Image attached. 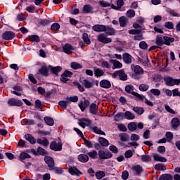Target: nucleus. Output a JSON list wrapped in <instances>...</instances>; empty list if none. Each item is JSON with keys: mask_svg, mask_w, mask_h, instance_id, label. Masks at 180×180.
<instances>
[{"mask_svg": "<svg viewBox=\"0 0 180 180\" xmlns=\"http://www.w3.org/2000/svg\"><path fill=\"white\" fill-rule=\"evenodd\" d=\"M112 78L119 77L120 81H127V75L124 73V70H117L112 74Z\"/></svg>", "mask_w": 180, "mask_h": 180, "instance_id": "1", "label": "nucleus"}, {"mask_svg": "<svg viewBox=\"0 0 180 180\" xmlns=\"http://www.w3.org/2000/svg\"><path fill=\"white\" fill-rule=\"evenodd\" d=\"M98 157L100 160H109L113 157V154H112L109 150L105 151L100 150L98 151Z\"/></svg>", "mask_w": 180, "mask_h": 180, "instance_id": "2", "label": "nucleus"}, {"mask_svg": "<svg viewBox=\"0 0 180 180\" xmlns=\"http://www.w3.org/2000/svg\"><path fill=\"white\" fill-rule=\"evenodd\" d=\"M8 106H17L18 108H20L23 106V101L22 100L16 99L15 98H11L8 101Z\"/></svg>", "mask_w": 180, "mask_h": 180, "instance_id": "3", "label": "nucleus"}, {"mask_svg": "<svg viewBox=\"0 0 180 180\" xmlns=\"http://www.w3.org/2000/svg\"><path fill=\"white\" fill-rule=\"evenodd\" d=\"M49 148L52 150V151H61V150H63V143L61 142L57 143V141H53L51 142Z\"/></svg>", "mask_w": 180, "mask_h": 180, "instance_id": "4", "label": "nucleus"}, {"mask_svg": "<svg viewBox=\"0 0 180 180\" xmlns=\"http://www.w3.org/2000/svg\"><path fill=\"white\" fill-rule=\"evenodd\" d=\"M15 36H16V34L12 31H6L1 34V37L3 40H13L15 39Z\"/></svg>", "mask_w": 180, "mask_h": 180, "instance_id": "5", "label": "nucleus"}, {"mask_svg": "<svg viewBox=\"0 0 180 180\" xmlns=\"http://www.w3.org/2000/svg\"><path fill=\"white\" fill-rule=\"evenodd\" d=\"M163 79H164L167 86H174L176 85V84L178 82V79H174L172 77H169V76H168L167 77H164Z\"/></svg>", "mask_w": 180, "mask_h": 180, "instance_id": "6", "label": "nucleus"}, {"mask_svg": "<svg viewBox=\"0 0 180 180\" xmlns=\"http://www.w3.org/2000/svg\"><path fill=\"white\" fill-rule=\"evenodd\" d=\"M92 124V120L86 119V118H82L79 120V125L81 126L83 129H85V127H89Z\"/></svg>", "mask_w": 180, "mask_h": 180, "instance_id": "7", "label": "nucleus"}, {"mask_svg": "<svg viewBox=\"0 0 180 180\" xmlns=\"http://www.w3.org/2000/svg\"><path fill=\"white\" fill-rule=\"evenodd\" d=\"M74 46L71 45V44H65L63 46V53L65 54H72V51H74Z\"/></svg>", "mask_w": 180, "mask_h": 180, "instance_id": "8", "label": "nucleus"}, {"mask_svg": "<svg viewBox=\"0 0 180 180\" xmlns=\"http://www.w3.org/2000/svg\"><path fill=\"white\" fill-rule=\"evenodd\" d=\"M99 108L98 105H96V103H92L91 104H90L89 106V113H91V115H93L94 116H96V115H98Z\"/></svg>", "mask_w": 180, "mask_h": 180, "instance_id": "9", "label": "nucleus"}, {"mask_svg": "<svg viewBox=\"0 0 180 180\" xmlns=\"http://www.w3.org/2000/svg\"><path fill=\"white\" fill-rule=\"evenodd\" d=\"M91 105V102L88 99L83 101H81L80 103L78 104V106L82 112H85V109L88 108Z\"/></svg>", "mask_w": 180, "mask_h": 180, "instance_id": "10", "label": "nucleus"}, {"mask_svg": "<svg viewBox=\"0 0 180 180\" xmlns=\"http://www.w3.org/2000/svg\"><path fill=\"white\" fill-rule=\"evenodd\" d=\"M98 41L100 43H103L104 44H108V43H112V39L110 38H108L103 35V34H100L98 36Z\"/></svg>", "mask_w": 180, "mask_h": 180, "instance_id": "11", "label": "nucleus"}, {"mask_svg": "<svg viewBox=\"0 0 180 180\" xmlns=\"http://www.w3.org/2000/svg\"><path fill=\"white\" fill-rule=\"evenodd\" d=\"M132 171L135 172V175L137 176H141V173L143 171H144V169L140 165H136L132 167Z\"/></svg>", "mask_w": 180, "mask_h": 180, "instance_id": "12", "label": "nucleus"}, {"mask_svg": "<svg viewBox=\"0 0 180 180\" xmlns=\"http://www.w3.org/2000/svg\"><path fill=\"white\" fill-rule=\"evenodd\" d=\"M37 74H40L42 77H49V68L47 65H44L39 69Z\"/></svg>", "mask_w": 180, "mask_h": 180, "instance_id": "13", "label": "nucleus"}, {"mask_svg": "<svg viewBox=\"0 0 180 180\" xmlns=\"http://www.w3.org/2000/svg\"><path fill=\"white\" fill-rule=\"evenodd\" d=\"M44 161L46 164L48 165L49 169H52L55 165L54 159H53L51 156H45Z\"/></svg>", "mask_w": 180, "mask_h": 180, "instance_id": "14", "label": "nucleus"}, {"mask_svg": "<svg viewBox=\"0 0 180 180\" xmlns=\"http://www.w3.org/2000/svg\"><path fill=\"white\" fill-rule=\"evenodd\" d=\"M68 172L71 175H76V176H79V175H82V172L78 169V168L75 167H70L68 168Z\"/></svg>", "mask_w": 180, "mask_h": 180, "instance_id": "15", "label": "nucleus"}, {"mask_svg": "<svg viewBox=\"0 0 180 180\" xmlns=\"http://www.w3.org/2000/svg\"><path fill=\"white\" fill-rule=\"evenodd\" d=\"M133 58V56L130 55L129 53H124L122 54V60L125 64H131V59Z\"/></svg>", "mask_w": 180, "mask_h": 180, "instance_id": "16", "label": "nucleus"}, {"mask_svg": "<svg viewBox=\"0 0 180 180\" xmlns=\"http://www.w3.org/2000/svg\"><path fill=\"white\" fill-rule=\"evenodd\" d=\"M92 29L94 32H98L99 33L102 32H105V30H106V25H95L92 27Z\"/></svg>", "mask_w": 180, "mask_h": 180, "instance_id": "17", "label": "nucleus"}, {"mask_svg": "<svg viewBox=\"0 0 180 180\" xmlns=\"http://www.w3.org/2000/svg\"><path fill=\"white\" fill-rule=\"evenodd\" d=\"M104 32H105L107 36H115L116 34V30L110 25H105V30Z\"/></svg>", "mask_w": 180, "mask_h": 180, "instance_id": "18", "label": "nucleus"}, {"mask_svg": "<svg viewBox=\"0 0 180 180\" xmlns=\"http://www.w3.org/2000/svg\"><path fill=\"white\" fill-rule=\"evenodd\" d=\"M100 86L104 89H109L112 86V84L108 79H103L100 82Z\"/></svg>", "mask_w": 180, "mask_h": 180, "instance_id": "19", "label": "nucleus"}, {"mask_svg": "<svg viewBox=\"0 0 180 180\" xmlns=\"http://www.w3.org/2000/svg\"><path fill=\"white\" fill-rule=\"evenodd\" d=\"M49 68H50L51 72L52 74H54V75H58V72H61L63 68L61 66H56L53 67L51 65H49Z\"/></svg>", "mask_w": 180, "mask_h": 180, "instance_id": "20", "label": "nucleus"}, {"mask_svg": "<svg viewBox=\"0 0 180 180\" xmlns=\"http://www.w3.org/2000/svg\"><path fill=\"white\" fill-rule=\"evenodd\" d=\"M81 84L84 86V88H86L87 89H89L90 88H92L93 84L89 80L86 79L82 78L80 80Z\"/></svg>", "mask_w": 180, "mask_h": 180, "instance_id": "21", "label": "nucleus"}, {"mask_svg": "<svg viewBox=\"0 0 180 180\" xmlns=\"http://www.w3.org/2000/svg\"><path fill=\"white\" fill-rule=\"evenodd\" d=\"M89 130H91V131H94V133H96V134L106 136V134L103 131H101V129L98 128V127L96 126L89 127Z\"/></svg>", "mask_w": 180, "mask_h": 180, "instance_id": "22", "label": "nucleus"}, {"mask_svg": "<svg viewBox=\"0 0 180 180\" xmlns=\"http://www.w3.org/2000/svg\"><path fill=\"white\" fill-rule=\"evenodd\" d=\"M83 13H94V7L91 6L90 4H85L83 6Z\"/></svg>", "mask_w": 180, "mask_h": 180, "instance_id": "23", "label": "nucleus"}, {"mask_svg": "<svg viewBox=\"0 0 180 180\" xmlns=\"http://www.w3.org/2000/svg\"><path fill=\"white\" fill-rule=\"evenodd\" d=\"M164 45L165 46H171V43H174L175 41V38L169 37L168 36L163 37Z\"/></svg>", "mask_w": 180, "mask_h": 180, "instance_id": "24", "label": "nucleus"}, {"mask_svg": "<svg viewBox=\"0 0 180 180\" xmlns=\"http://www.w3.org/2000/svg\"><path fill=\"white\" fill-rule=\"evenodd\" d=\"M24 139H25L27 141H29L30 144H36V139L34 138L32 134H26L24 136Z\"/></svg>", "mask_w": 180, "mask_h": 180, "instance_id": "25", "label": "nucleus"}, {"mask_svg": "<svg viewBox=\"0 0 180 180\" xmlns=\"http://www.w3.org/2000/svg\"><path fill=\"white\" fill-rule=\"evenodd\" d=\"M172 126L174 130H176L180 126V120L178 117H174L172 121Z\"/></svg>", "mask_w": 180, "mask_h": 180, "instance_id": "26", "label": "nucleus"}, {"mask_svg": "<svg viewBox=\"0 0 180 180\" xmlns=\"http://www.w3.org/2000/svg\"><path fill=\"white\" fill-rule=\"evenodd\" d=\"M77 158L80 162L83 163L88 162V161H89V157L88 156V155L85 154H79Z\"/></svg>", "mask_w": 180, "mask_h": 180, "instance_id": "27", "label": "nucleus"}, {"mask_svg": "<svg viewBox=\"0 0 180 180\" xmlns=\"http://www.w3.org/2000/svg\"><path fill=\"white\" fill-rule=\"evenodd\" d=\"M110 63L113 64L112 70H116L117 68H122V67H123V64H122V63H120L119 60L112 59L110 60Z\"/></svg>", "mask_w": 180, "mask_h": 180, "instance_id": "28", "label": "nucleus"}, {"mask_svg": "<svg viewBox=\"0 0 180 180\" xmlns=\"http://www.w3.org/2000/svg\"><path fill=\"white\" fill-rule=\"evenodd\" d=\"M119 23L120 27H126V26H127V18L124 16L120 17Z\"/></svg>", "mask_w": 180, "mask_h": 180, "instance_id": "29", "label": "nucleus"}, {"mask_svg": "<svg viewBox=\"0 0 180 180\" xmlns=\"http://www.w3.org/2000/svg\"><path fill=\"white\" fill-rule=\"evenodd\" d=\"M13 89H14V91H12V94L17 96H22V93H20L22 91V87L20 86H14Z\"/></svg>", "mask_w": 180, "mask_h": 180, "instance_id": "30", "label": "nucleus"}, {"mask_svg": "<svg viewBox=\"0 0 180 180\" xmlns=\"http://www.w3.org/2000/svg\"><path fill=\"white\" fill-rule=\"evenodd\" d=\"M153 156L154 161L160 162H167V158H165L164 157H161L155 153L153 154Z\"/></svg>", "mask_w": 180, "mask_h": 180, "instance_id": "31", "label": "nucleus"}, {"mask_svg": "<svg viewBox=\"0 0 180 180\" xmlns=\"http://www.w3.org/2000/svg\"><path fill=\"white\" fill-rule=\"evenodd\" d=\"M155 44H157V46L159 47L164 46V37L157 35L155 39Z\"/></svg>", "mask_w": 180, "mask_h": 180, "instance_id": "32", "label": "nucleus"}, {"mask_svg": "<svg viewBox=\"0 0 180 180\" xmlns=\"http://www.w3.org/2000/svg\"><path fill=\"white\" fill-rule=\"evenodd\" d=\"M98 143L102 147H108L109 146V141L103 137L98 138Z\"/></svg>", "mask_w": 180, "mask_h": 180, "instance_id": "33", "label": "nucleus"}, {"mask_svg": "<svg viewBox=\"0 0 180 180\" xmlns=\"http://www.w3.org/2000/svg\"><path fill=\"white\" fill-rule=\"evenodd\" d=\"M119 137L120 140L124 143L128 141V140L130 139V135H129L127 133H121L119 134Z\"/></svg>", "mask_w": 180, "mask_h": 180, "instance_id": "34", "label": "nucleus"}, {"mask_svg": "<svg viewBox=\"0 0 180 180\" xmlns=\"http://www.w3.org/2000/svg\"><path fill=\"white\" fill-rule=\"evenodd\" d=\"M94 75L96 78H99L100 77H103V75H105V72L102 69L96 68L94 70Z\"/></svg>", "mask_w": 180, "mask_h": 180, "instance_id": "35", "label": "nucleus"}, {"mask_svg": "<svg viewBox=\"0 0 180 180\" xmlns=\"http://www.w3.org/2000/svg\"><path fill=\"white\" fill-rule=\"evenodd\" d=\"M29 158H32V156L30 155H29L28 153H25V152H21L20 154V161H22V162H23V161H25V160L29 159Z\"/></svg>", "mask_w": 180, "mask_h": 180, "instance_id": "36", "label": "nucleus"}, {"mask_svg": "<svg viewBox=\"0 0 180 180\" xmlns=\"http://www.w3.org/2000/svg\"><path fill=\"white\" fill-rule=\"evenodd\" d=\"M134 67V72L135 74H143L144 72V70L140 65H132L131 68Z\"/></svg>", "mask_w": 180, "mask_h": 180, "instance_id": "37", "label": "nucleus"}, {"mask_svg": "<svg viewBox=\"0 0 180 180\" xmlns=\"http://www.w3.org/2000/svg\"><path fill=\"white\" fill-rule=\"evenodd\" d=\"M124 116L127 120H133V119H136L134 114L131 113L130 111H126Z\"/></svg>", "mask_w": 180, "mask_h": 180, "instance_id": "38", "label": "nucleus"}, {"mask_svg": "<svg viewBox=\"0 0 180 180\" xmlns=\"http://www.w3.org/2000/svg\"><path fill=\"white\" fill-rule=\"evenodd\" d=\"M174 177L170 174H163L160 176L159 180H173Z\"/></svg>", "mask_w": 180, "mask_h": 180, "instance_id": "39", "label": "nucleus"}, {"mask_svg": "<svg viewBox=\"0 0 180 180\" xmlns=\"http://www.w3.org/2000/svg\"><path fill=\"white\" fill-rule=\"evenodd\" d=\"M68 103H70V101H68V97L66 98V101H60L58 102L59 106L63 109H67V108H68Z\"/></svg>", "mask_w": 180, "mask_h": 180, "instance_id": "40", "label": "nucleus"}, {"mask_svg": "<svg viewBox=\"0 0 180 180\" xmlns=\"http://www.w3.org/2000/svg\"><path fill=\"white\" fill-rule=\"evenodd\" d=\"M44 120L47 126H54V120L51 117H44Z\"/></svg>", "mask_w": 180, "mask_h": 180, "instance_id": "41", "label": "nucleus"}, {"mask_svg": "<svg viewBox=\"0 0 180 180\" xmlns=\"http://www.w3.org/2000/svg\"><path fill=\"white\" fill-rule=\"evenodd\" d=\"M132 110L136 113V115H139V116L143 115L144 113L145 110L143 107H134L132 108Z\"/></svg>", "mask_w": 180, "mask_h": 180, "instance_id": "42", "label": "nucleus"}, {"mask_svg": "<svg viewBox=\"0 0 180 180\" xmlns=\"http://www.w3.org/2000/svg\"><path fill=\"white\" fill-rule=\"evenodd\" d=\"M28 40L29 41L39 43L40 37H39V35H30L28 37Z\"/></svg>", "mask_w": 180, "mask_h": 180, "instance_id": "43", "label": "nucleus"}, {"mask_svg": "<svg viewBox=\"0 0 180 180\" xmlns=\"http://www.w3.org/2000/svg\"><path fill=\"white\" fill-rule=\"evenodd\" d=\"M125 92L127 94H131V95H133V93H136L134 91V86L131 84H128L125 86Z\"/></svg>", "mask_w": 180, "mask_h": 180, "instance_id": "44", "label": "nucleus"}, {"mask_svg": "<svg viewBox=\"0 0 180 180\" xmlns=\"http://www.w3.org/2000/svg\"><path fill=\"white\" fill-rule=\"evenodd\" d=\"M154 168L156 171H165L167 166L162 163H158L155 165Z\"/></svg>", "mask_w": 180, "mask_h": 180, "instance_id": "45", "label": "nucleus"}, {"mask_svg": "<svg viewBox=\"0 0 180 180\" xmlns=\"http://www.w3.org/2000/svg\"><path fill=\"white\" fill-rule=\"evenodd\" d=\"M70 67L72 70H81V68H82V65L78 62H72L70 63Z\"/></svg>", "mask_w": 180, "mask_h": 180, "instance_id": "46", "label": "nucleus"}, {"mask_svg": "<svg viewBox=\"0 0 180 180\" xmlns=\"http://www.w3.org/2000/svg\"><path fill=\"white\" fill-rule=\"evenodd\" d=\"M128 130L129 131H134L137 130V122H130L128 124Z\"/></svg>", "mask_w": 180, "mask_h": 180, "instance_id": "47", "label": "nucleus"}, {"mask_svg": "<svg viewBox=\"0 0 180 180\" xmlns=\"http://www.w3.org/2000/svg\"><path fill=\"white\" fill-rule=\"evenodd\" d=\"M83 140L84 141V144H85L86 147H87L88 148H94L95 142H94L92 141L87 140L85 138H84Z\"/></svg>", "mask_w": 180, "mask_h": 180, "instance_id": "48", "label": "nucleus"}, {"mask_svg": "<svg viewBox=\"0 0 180 180\" xmlns=\"http://www.w3.org/2000/svg\"><path fill=\"white\" fill-rule=\"evenodd\" d=\"M124 119V114L122 112L117 113L114 117V120L115 122H119V120H123Z\"/></svg>", "mask_w": 180, "mask_h": 180, "instance_id": "49", "label": "nucleus"}, {"mask_svg": "<svg viewBox=\"0 0 180 180\" xmlns=\"http://www.w3.org/2000/svg\"><path fill=\"white\" fill-rule=\"evenodd\" d=\"M139 61L141 63L144 67H148V64H150V60L147 57L143 58H139Z\"/></svg>", "mask_w": 180, "mask_h": 180, "instance_id": "50", "label": "nucleus"}, {"mask_svg": "<svg viewBox=\"0 0 180 180\" xmlns=\"http://www.w3.org/2000/svg\"><path fill=\"white\" fill-rule=\"evenodd\" d=\"M82 39L84 41V43H85V44H87V46H89V44H91V39L88 37V33H83Z\"/></svg>", "mask_w": 180, "mask_h": 180, "instance_id": "51", "label": "nucleus"}, {"mask_svg": "<svg viewBox=\"0 0 180 180\" xmlns=\"http://www.w3.org/2000/svg\"><path fill=\"white\" fill-rule=\"evenodd\" d=\"M49 171H53L55 174H63V172H64V170H63L61 167H53L52 169H49Z\"/></svg>", "mask_w": 180, "mask_h": 180, "instance_id": "52", "label": "nucleus"}, {"mask_svg": "<svg viewBox=\"0 0 180 180\" xmlns=\"http://www.w3.org/2000/svg\"><path fill=\"white\" fill-rule=\"evenodd\" d=\"M141 160L143 162H150V161H151V156L148 155H142L141 156Z\"/></svg>", "mask_w": 180, "mask_h": 180, "instance_id": "53", "label": "nucleus"}, {"mask_svg": "<svg viewBox=\"0 0 180 180\" xmlns=\"http://www.w3.org/2000/svg\"><path fill=\"white\" fill-rule=\"evenodd\" d=\"M51 24V20L47 19H42L39 21V25L41 26H49V25Z\"/></svg>", "mask_w": 180, "mask_h": 180, "instance_id": "54", "label": "nucleus"}, {"mask_svg": "<svg viewBox=\"0 0 180 180\" xmlns=\"http://www.w3.org/2000/svg\"><path fill=\"white\" fill-rule=\"evenodd\" d=\"M37 153L38 154H39V155H47V154H49V152H47V150H44L40 146L37 148Z\"/></svg>", "mask_w": 180, "mask_h": 180, "instance_id": "55", "label": "nucleus"}, {"mask_svg": "<svg viewBox=\"0 0 180 180\" xmlns=\"http://www.w3.org/2000/svg\"><path fill=\"white\" fill-rule=\"evenodd\" d=\"M60 26L58 22H54L51 26V30H52L53 32H57L58 30H60Z\"/></svg>", "mask_w": 180, "mask_h": 180, "instance_id": "56", "label": "nucleus"}, {"mask_svg": "<svg viewBox=\"0 0 180 180\" xmlns=\"http://www.w3.org/2000/svg\"><path fill=\"white\" fill-rule=\"evenodd\" d=\"M148 88H150V86L146 84H142L139 85V91L141 92H146L148 91Z\"/></svg>", "mask_w": 180, "mask_h": 180, "instance_id": "57", "label": "nucleus"}, {"mask_svg": "<svg viewBox=\"0 0 180 180\" xmlns=\"http://www.w3.org/2000/svg\"><path fill=\"white\" fill-rule=\"evenodd\" d=\"M133 96H135L136 99H138L139 101H143L144 99H146V96L139 94L137 92L133 93Z\"/></svg>", "mask_w": 180, "mask_h": 180, "instance_id": "58", "label": "nucleus"}, {"mask_svg": "<svg viewBox=\"0 0 180 180\" xmlns=\"http://www.w3.org/2000/svg\"><path fill=\"white\" fill-rule=\"evenodd\" d=\"M88 155L90 158L96 160V158H98V152H96V150H92L91 152H89Z\"/></svg>", "mask_w": 180, "mask_h": 180, "instance_id": "59", "label": "nucleus"}, {"mask_svg": "<svg viewBox=\"0 0 180 180\" xmlns=\"http://www.w3.org/2000/svg\"><path fill=\"white\" fill-rule=\"evenodd\" d=\"M95 175L96 178H97L98 179H102L103 176H105V174L103 171H98L96 172Z\"/></svg>", "mask_w": 180, "mask_h": 180, "instance_id": "60", "label": "nucleus"}, {"mask_svg": "<svg viewBox=\"0 0 180 180\" xmlns=\"http://www.w3.org/2000/svg\"><path fill=\"white\" fill-rule=\"evenodd\" d=\"M139 47L141 50H147L148 49V44L146 41H142L139 43Z\"/></svg>", "mask_w": 180, "mask_h": 180, "instance_id": "61", "label": "nucleus"}, {"mask_svg": "<svg viewBox=\"0 0 180 180\" xmlns=\"http://www.w3.org/2000/svg\"><path fill=\"white\" fill-rule=\"evenodd\" d=\"M127 18H134L136 16V11L132 9H129L127 11Z\"/></svg>", "mask_w": 180, "mask_h": 180, "instance_id": "62", "label": "nucleus"}, {"mask_svg": "<svg viewBox=\"0 0 180 180\" xmlns=\"http://www.w3.org/2000/svg\"><path fill=\"white\" fill-rule=\"evenodd\" d=\"M165 27H166V29H169V30H171V29H174V22L171 21L165 22Z\"/></svg>", "mask_w": 180, "mask_h": 180, "instance_id": "63", "label": "nucleus"}, {"mask_svg": "<svg viewBox=\"0 0 180 180\" xmlns=\"http://www.w3.org/2000/svg\"><path fill=\"white\" fill-rule=\"evenodd\" d=\"M129 34H141V30H129L128 31Z\"/></svg>", "mask_w": 180, "mask_h": 180, "instance_id": "64", "label": "nucleus"}]
</instances>
